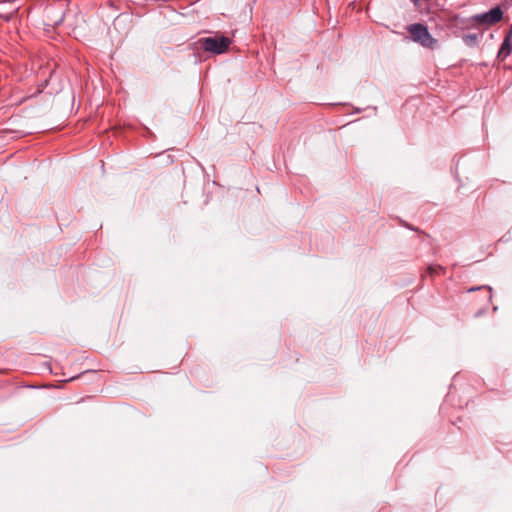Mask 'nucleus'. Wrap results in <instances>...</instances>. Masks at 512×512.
Returning <instances> with one entry per match:
<instances>
[{"label": "nucleus", "instance_id": "nucleus-3", "mask_svg": "<svg viewBox=\"0 0 512 512\" xmlns=\"http://www.w3.org/2000/svg\"><path fill=\"white\" fill-rule=\"evenodd\" d=\"M503 12L499 6L492 8L488 12L476 14L471 17V20L477 26H491L501 21Z\"/></svg>", "mask_w": 512, "mask_h": 512}, {"label": "nucleus", "instance_id": "nucleus-6", "mask_svg": "<svg viewBox=\"0 0 512 512\" xmlns=\"http://www.w3.org/2000/svg\"><path fill=\"white\" fill-rule=\"evenodd\" d=\"M415 5L418 4L419 0H411Z\"/></svg>", "mask_w": 512, "mask_h": 512}, {"label": "nucleus", "instance_id": "nucleus-5", "mask_svg": "<svg viewBox=\"0 0 512 512\" xmlns=\"http://www.w3.org/2000/svg\"><path fill=\"white\" fill-rule=\"evenodd\" d=\"M476 37H477L476 35H473V36L472 35H468V36L465 37V39L475 40Z\"/></svg>", "mask_w": 512, "mask_h": 512}, {"label": "nucleus", "instance_id": "nucleus-1", "mask_svg": "<svg viewBox=\"0 0 512 512\" xmlns=\"http://www.w3.org/2000/svg\"><path fill=\"white\" fill-rule=\"evenodd\" d=\"M407 31L414 42L425 48L434 49L438 45L437 39H435L428 31V28L421 23L410 24L407 27Z\"/></svg>", "mask_w": 512, "mask_h": 512}, {"label": "nucleus", "instance_id": "nucleus-4", "mask_svg": "<svg viewBox=\"0 0 512 512\" xmlns=\"http://www.w3.org/2000/svg\"><path fill=\"white\" fill-rule=\"evenodd\" d=\"M444 271H445L444 267H442L441 265H438V264H432L427 268V272L431 276L438 275Z\"/></svg>", "mask_w": 512, "mask_h": 512}, {"label": "nucleus", "instance_id": "nucleus-2", "mask_svg": "<svg viewBox=\"0 0 512 512\" xmlns=\"http://www.w3.org/2000/svg\"><path fill=\"white\" fill-rule=\"evenodd\" d=\"M197 43L204 51L219 55L228 50L232 41L229 37L215 35L213 37L200 38Z\"/></svg>", "mask_w": 512, "mask_h": 512}]
</instances>
